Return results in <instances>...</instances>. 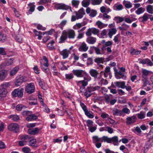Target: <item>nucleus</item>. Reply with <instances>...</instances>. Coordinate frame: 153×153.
<instances>
[{"label": "nucleus", "mask_w": 153, "mask_h": 153, "mask_svg": "<svg viewBox=\"0 0 153 153\" xmlns=\"http://www.w3.org/2000/svg\"><path fill=\"white\" fill-rule=\"evenodd\" d=\"M137 19L135 18L134 19H131L129 18H127L126 17H124V21L127 23L130 24L134 20H136Z\"/></svg>", "instance_id": "nucleus-53"}, {"label": "nucleus", "mask_w": 153, "mask_h": 153, "mask_svg": "<svg viewBox=\"0 0 153 153\" xmlns=\"http://www.w3.org/2000/svg\"><path fill=\"white\" fill-rule=\"evenodd\" d=\"M115 20L117 19L118 20L117 21V23H119L121 22H123L124 20V17H122L120 16L115 17L114 18Z\"/></svg>", "instance_id": "nucleus-56"}, {"label": "nucleus", "mask_w": 153, "mask_h": 153, "mask_svg": "<svg viewBox=\"0 0 153 153\" xmlns=\"http://www.w3.org/2000/svg\"><path fill=\"white\" fill-rule=\"evenodd\" d=\"M90 1L91 4L94 5L100 4L102 0H90Z\"/></svg>", "instance_id": "nucleus-37"}, {"label": "nucleus", "mask_w": 153, "mask_h": 153, "mask_svg": "<svg viewBox=\"0 0 153 153\" xmlns=\"http://www.w3.org/2000/svg\"><path fill=\"white\" fill-rule=\"evenodd\" d=\"M115 85L118 88H120L122 89L125 88V82L124 81L116 82H114Z\"/></svg>", "instance_id": "nucleus-19"}, {"label": "nucleus", "mask_w": 153, "mask_h": 153, "mask_svg": "<svg viewBox=\"0 0 153 153\" xmlns=\"http://www.w3.org/2000/svg\"><path fill=\"white\" fill-rule=\"evenodd\" d=\"M112 45V43L111 42L108 41L106 42L105 44L102 45L103 47H104V49L105 50H106V47H109V46Z\"/></svg>", "instance_id": "nucleus-51"}, {"label": "nucleus", "mask_w": 153, "mask_h": 153, "mask_svg": "<svg viewBox=\"0 0 153 153\" xmlns=\"http://www.w3.org/2000/svg\"><path fill=\"white\" fill-rule=\"evenodd\" d=\"M85 91L84 92V94L86 98L90 97L93 94L91 93V91H90V89L88 87H87Z\"/></svg>", "instance_id": "nucleus-20"}, {"label": "nucleus", "mask_w": 153, "mask_h": 153, "mask_svg": "<svg viewBox=\"0 0 153 153\" xmlns=\"http://www.w3.org/2000/svg\"><path fill=\"white\" fill-rule=\"evenodd\" d=\"M85 114L87 117L90 118H93L94 117L93 113L90 111L88 110L85 113Z\"/></svg>", "instance_id": "nucleus-36"}, {"label": "nucleus", "mask_w": 153, "mask_h": 153, "mask_svg": "<svg viewBox=\"0 0 153 153\" xmlns=\"http://www.w3.org/2000/svg\"><path fill=\"white\" fill-rule=\"evenodd\" d=\"M91 92L98 90L100 88V86H97L95 87L89 86L88 87Z\"/></svg>", "instance_id": "nucleus-52"}, {"label": "nucleus", "mask_w": 153, "mask_h": 153, "mask_svg": "<svg viewBox=\"0 0 153 153\" xmlns=\"http://www.w3.org/2000/svg\"><path fill=\"white\" fill-rule=\"evenodd\" d=\"M117 31V30L115 28H113L110 29H109L108 33L109 37L110 38H111L112 36L116 33Z\"/></svg>", "instance_id": "nucleus-23"}, {"label": "nucleus", "mask_w": 153, "mask_h": 153, "mask_svg": "<svg viewBox=\"0 0 153 153\" xmlns=\"http://www.w3.org/2000/svg\"><path fill=\"white\" fill-rule=\"evenodd\" d=\"M67 22L66 20H64L62 21L60 24L59 25V27L61 28L62 30L63 29V27L66 25Z\"/></svg>", "instance_id": "nucleus-61"}, {"label": "nucleus", "mask_w": 153, "mask_h": 153, "mask_svg": "<svg viewBox=\"0 0 153 153\" xmlns=\"http://www.w3.org/2000/svg\"><path fill=\"white\" fill-rule=\"evenodd\" d=\"M32 113V111H25L22 112V114L23 116H24L28 117Z\"/></svg>", "instance_id": "nucleus-55"}, {"label": "nucleus", "mask_w": 153, "mask_h": 153, "mask_svg": "<svg viewBox=\"0 0 153 153\" xmlns=\"http://www.w3.org/2000/svg\"><path fill=\"white\" fill-rule=\"evenodd\" d=\"M30 138L31 137H30V136L26 135H24L20 137L21 139L22 140L26 141L27 140H28V141L30 140Z\"/></svg>", "instance_id": "nucleus-48"}, {"label": "nucleus", "mask_w": 153, "mask_h": 153, "mask_svg": "<svg viewBox=\"0 0 153 153\" xmlns=\"http://www.w3.org/2000/svg\"><path fill=\"white\" fill-rule=\"evenodd\" d=\"M112 112L114 115L116 116H121L122 114L121 110L117 108L114 109L112 111Z\"/></svg>", "instance_id": "nucleus-29"}, {"label": "nucleus", "mask_w": 153, "mask_h": 153, "mask_svg": "<svg viewBox=\"0 0 153 153\" xmlns=\"http://www.w3.org/2000/svg\"><path fill=\"white\" fill-rule=\"evenodd\" d=\"M35 4L34 2L33 3H30L28 4V5L30 7V9L29 11L30 12V13H29V14H31L32 12H33L35 10V6L34 4Z\"/></svg>", "instance_id": "nucleus-26"}, {"label": "nucleus", "mask_w": 153, "mask_h": 153, "mask_svg": "<svg viewBox=\"0 0 153 153\" xmlns=\"http://www.w3.org/2000/svg\"><path fill=\"white\" fill-rule=\"evenodd\" d=\"M88 47L87 45L84 42H82L79 46L78 50L81 52H86L88 49Z\"/></svg>", "instance_id": "nucleus-12"}, {"label": "nucleus", "mask_w": 153, "mask_h": 153, "mask_svg": "<svg viewBox=\"0 0 153 153\" xmlns=\"http://www.w3.org/2000/svg\"><path fill=\"white\" fill-rule=\"evenodd\" d=\"M39 130L40 129L38 128H34L28 129L27 132L30 134L34 135L38 133Z\"/></svg>", "instance_id": "nucleus-15"}, {"label": "nucleus", "mask_w": 153, "mask_h": 153, "mask_svg": "<svg viewBox=\"0 0 153 153\" xmlns=\"http://www.w3.org/2000/svg\"><path fill=\"white\" fill-rule=\"evenodd\" d=\"M97 39L96 38L92 37H89L87 38L86 42L89 44H93L96 42Z\"/></svg>", "instance_id": "nucleus-18"}, {"label": "nucleus", "mask_w": 153, "mask_h": 153, "mask_svg": "<svg viewBox=\"0 0 153 153\" xmlns=\"http://www.w3.org/2000/svg\"><path fill=\"white\" fill-rule=\"evenodd\" d=\"M38 81V82L39 85L41 86L42 88L43 89H45V87L44 85V83L43 81L40 78L37 79Z\"/></svg>", "instance_id": "nucleus-44"}, {"label": "nucleus", "mask_w": 153, "mask_h": 153, "mask_svg": "<svg viewBox=\"0 0 153 153\" xmlns=\"http://www.w3.org/2000/svg\"><path fill=\"white\" fill-rule=\"evenodd\" d=\"M19 69L18 66H16L13 68V69L11 71L10 73V76H13L15 75L16 73L18 71Z\"/></svg>", "instance_id": "nucleus-32"}, {"label": "nucleus", "mask_w": 153, "mask_h": 153, "mask_svg": "<svg viewBox=\"0 0 153 153\" xmlns=\"http://www.w3.org/2000/svg\"><path fill=\"white\" fill-rule=\"evenodd\" d=\"M90 3V0H83L82 2V6L85 7H87L89 5Z\"/></svg>", "instance_id": "nucleus-41"}, {"label": "nucleus", "mask_w": 153, "mask_h": 153, "mask_svg": "<svg viewBox=\"0 0 153 153\" xmlns=\"http://www.w3.org/2000/svg\"><path fill=\"white\" fill-rule=\"evenodd\" d=\"M141 51H136L134 49H132L130 52V53L132 55H137L139 54Z\"/></svg>", "instance_id": "nucleus-60"}, {"label": "nucleus", "mask_w": 153, "mask_h": 153, "mask_svg": "<svg viewBox=\"0 0 153 153\" xmlns=\"http://www.w3.org/2000/svg\"><path fill=\"white\" fill-rule=\"evenodd\" d=\"M100 32V30L95 28H89L86 32L85 34L87 36H90L93 33L94 35H98Z\"/></svg>", "instance_id": "nucleus-4"}, {"label": "nucleus", "mask_w": 153, "mask_h": 153, "mask_svg": "<svg viewBox=\"0 0 153 153\" xmlns=\"http://www.w3.org/2000/svg\"><path fill=\"white\" fill-rule=\"evenodd\" d=\"M147 13H145L142 17L139 18L138 19L139 21L143 23L147 21L149 18V17H147Z\"/></svg>", "instance_id": "nucleus-21"}, {"label": "nucleus", "mask_w": 153, "mask_h": 153, "mask_svg": "<svg viewBox=\"0 0 153 153\" xmlns=\"http://www.w3.org/2000/svg\"><path fill=\"white\" fill-rule=\"evenodd\" d=\"M147 11L149 13L152 14L153 13V10L151 5H148L146 7Z\"/></svg>", "instance_id": "nucleus-45"}, {"label": "nucleus", "mask_w": 153, "mask_h": 153, "mask_svg": "<svg viewBox=\"0 0 153 153\" xmlns=\"http://www.w3.org/2000/svg\"><path fill=\"white\" fill-rule=\"evenodd\" d=\"M51 0H40L38 2L39 4H45L48 3H51Z\"/></svg>", "instance_id": "nucleus-58"}, {"label": "nucleus", "mask_w": 153, "mask_h": 153, "mask_svg": "<svg viewBox=\"0 0 153 153\" xmlns=\"http://www.w3.org/2000/svg\"><path fill=\"white\" fill-rule=\"evenodd\" d=\"M84 74H85V76L84 77V80H83L87 81V82H88V81L91 80V78L89 75L85 72L84 73Z\"/></svg>", "instance_id": "nucleus-49"}, {"label": "nucleus", "mask_w": 153, "mask_h": 153, "mask_svg": "<svg viewBox=\"0 0 153 153\" xmlns=\"http://www.w3.org/2000/svg\"><path fill=\"white\" fill-rule=\"evenodd\" d=\"M110 138L108 137L107 136H104L102 137L101 142H106L107 143H110Z\"/></svg>", "instance_id": "nucleus-40"}, {"label": "nucleus", "mask_w": 153, "mask_h": 153, "mask_svg": "<svg viewBox=\"0 0 153 153\" xmlns=\"http://www.w3.org/2000/svg\"><path fill=\"white\" fill-rule=\"evenodd\" d=\"M10 84L9 82H6L3 83V84H1V88L3 89H6L7 88L9 87L10 86Z\"/></svg>", "instance_id": "nucleus-46"}, {"label": "nucleus", "mask_w": 153, "mask_h": 153, "mask_svg": "<svg viewBox=\"0 0 153 153\" xmlns=\"http://www.w3.org/2000/svg\"><path fill=\"white\" fill-rule=\"evenodd\" d=\"M16 109L18 111H20L23 108H26V107L25 106L23 105H22L19 104L18 105L16 106Z\"/></svg>", "instance_id": "nucleus-57"}, {"label": "nucleus", "mask_w": 153, "mask_h": 153, "mask_svg": "<svg viewBox=\"0 0 153 153\" xmlns=\"http://www.w3.org/2000/svg\"><path fill=\"white\" fill-rule=\"evenodd\" d=\"M37 118V116L35 114H31L28 117L26 118V119L28 121H32L36 120Z\"/></svg>", "instance_id": "nucleus-28"}, {"label": "nucleus", "mask_w": 153, "mask_h": 153, "mask_svg": "<svg viewBox=\"0 0 153 153\" xmlns=\"http://www.w3.org/2000/svg\"><path fill=\"white\" fill-rule=\"evenodd\" d=\"M9 130L16 133L19 131V127L18 124L16 123H12L8 126Z\"/></svg>", "instance_id": "nucleus-3"}, {"label": "nucleus", "mask_w": 153, "mask_h": 153, "mask_svg": "<svg viewBox=\"0 0 153 153\" xmlns=\"http://www.w3.org/2000/svg\"><path fill=\"white\" fill-rule=\"evenodd\" d=\"M91 48H92L95 51L97 55L103 54L105 53V50L104 49V47L102 46L101 49L98 46L97 47L93 46L91 47Z\"/></svg>", "instance_id": "nucleus-5"}, {"label": "nucleus", "mask_w": 153, "mask_h": 153, "mask_svg": "<svg viewBox=\"0 0 153 153\" xmlns=\"http://www.w3.org/2000/svg\"><path fill=\"white\" fill-rule=\"evenodd\" d=\"M123 3V5L126 8L129 9L132 7V4L129 1H124Z\"/></svg>", "instance_id": "nucleus-34"}, {"label": "nucleus", "mask_w": 153, "mask_h": 153, "mask_svg": "<svg viewBox=\"0 0 153 153\" xmlns=\"http://www.w3.org/2000/svg\"><path fill=\"white\" fill-rule=\"evenodd\" d=\"M145 10V9L144 8L140 7L137 9L135 12V13L137 15H140L144 13Z\"/></svg>", "instance_id": "nucleus-38"}, {"label": "nucleus", "mask_w": 153, "mask_h": 153, "mask_svg": "<svg viewBox=\"0 0 153 153\" xmlns=\"http://www.w3.org/2000/svg\"><path fill=\"white\" fill-rule=\"evenodd\" d=\"M67 38V36L63 30L62 33V35L60 37L59 41V43H63L65 42V40Z\"/></svg>", "instance_id": "nucleus-16"}, {"label": "nucleus", "mask_w": 153, "mask_h": 153, "mask_svg": "<svg viewBox=\"0 0 153 153\" xmlns=\"http://www.w3.org/2000/svg\"><path fill=\"white\" fill-rule=\"evenodd\" d=\"M7 93L6 89H4L2 88H0V96L1 97H6Z\"/></svg>", "instance_id": "nucleus-22"}, {"label": "nucleus", "mask_w": 153, "mask_h": 153, "mask_svg": "<svg viewBox=\"0 0 153 153\" xmlns=\"http://www.w3.org/2000/svg\"><path fill=\"white\" fill-rule=\"evenodd\" d=\"M69 52V50L65 49L60 51L59 53L62 56L63 58L65 59L68 57Z\"/></svg>", "instance_id": "nucleus-13"}, {"label": "nucleus", "mask_w": 153, "mask_h": 153, "mask_svg": "<svg viewBox=\"0 0 153 153\" xmlns=\"http://www.w3.org/2000/svg\"><path fill=\"white\" fill-rule=\"evenodd\" d=\"M66 6L67 5L63 3L57 4L55 5V7L57 10L61 9L65 10L67 9Z\"/></svg>", "instance_id": "nucleus-14"}, {"label": "nucleus", "mask_w": 153, "mask_h": 153, "mask_svg": "<svg viewBox=\"0 0 153 153\" xmlns=\"http://www.w3.org/2000/svg\"><path fill=\"white\" fill-rule=\"evenodd\" d=\"M93 64V61L92 58L89 57L88 58L87 62V65H92Z\"/></svg>", "instance_id": "nucleus-59"}, {"label": "nucleus", "mask_w": 153, "mask_h": 153, "mask_svg": "<svg viewBox=\"0 0 153 153\" xmlns=\"http://www.w3.org/2000/svg\"><path fill=\"white\" fill-rule=\"evenodd\" d=\"M113 9L114 10H120L123 9V7L121 4H115L113 6Z\"/></svg>", "instance_id": "nucleus-30"}, {"label": "nucleus", "mask_w": 153, "mask_h": 153, "mask_svg": "<svg viewBox=\"0 0 153 153\" xmlns=\"http://www.w3.org/2000/svg\"><path fill=\"white\" fill-rule=\"evenodd\" d=\"M93 141L94 143H96L98 142H101L102 138H99L97 136H94L93 137Z\"/></svg>", "instance_id": "nucleus-43"}, {"label": "nucleus", "mask_w": 153, "mask_h": 153, "mask_svg": "<svg viewBox=\"0 0 153 153\" xmlns=\"http://www.w3.org/2000/svg\"><path fill=\"white\" fill-rule=\"evenodd\" d=\"M136 117L134 115L127 117L126 119V123L127 125H129L134 123L137 120Z\"/></svg>", "instance_id": "nucleus-6"}, {"label": "nucleus", "mask_w": 153, "mask_h": 153, "mask_svg": "<svg viewBox=\"0 0 153 153\" xmlns=\"http://www.w3.org/2000/svg\"><path fill=\"white\" fill-rule=\"evenodd\" d=\"M152 72L150 71L147 70L146 69H144L142 71V77L143 78L144 76H147L149 75L152 74Z\"/></svg>", "instance_id": "nucleus-33"}, {"label": "nucleus", "mask_w": 153, "mask_h": 153, "mask_svg": "<svg viewBox=\"0 0 153 153\" xmlns=\"http://www.w3.org/2000/svg\"><path fill=\"white\" fill-rule=\"evenodd\" d=\"M41 67L42 69L46 73L48 72L49 69L48 68V67H46L45 66V64H42L41 65Z\"/></svg>", "instance_id": "nucleus-50"}, {"label": "nucleus", "mask_w": 153, "mask_h": 153, "mask_svg": "<svg viewBox=\"0 0 153 153\" xmlns=\"http://www.w3.org/2000/svg\"><path fill=\"white\" fill-rule=\"evenodd\" d=\"M110 143H112L114 146L118 145V138L117 136H115L110 138Z\"/></svg>", "instance_id": "nucleus-17"}, {"label": "nucleus", "mask_w": 153, "mask_h": 153, "mask_svg": "<svg viewBox=\"0 0 153 153\" xmlns=\"http://www.w3.org/2000/svg\"><path fill=\"white\" fill-rule=\"evenodd\" d=\"M23 82V78L22 77H19L16 79L15 85L16 86H19Z\"/></svg>", "instance_id": "nucleus-25"}, {"label": "nucleus", "mask_w": 153, "mask_h": 153, "mask_svg": "<svg viewBox=\"0 0 153 153\" xmlns=\"http://www.w3.org/2000/svg\"><path fill=\"white\" fill-rule=\"evenodd\" d=\"M29 141L30 146L34 147H36L37 146L36 145V140L35 139H34L31 137Z\"/></svg>", "instance_id": "nucleus-24"}, {"label": "nucleus", "mask_w": 153, "mask_h": 153, "mask_svg": "<svg viewBox=\"0 0 153 153\" xmlns=\"http://www.w3.org/2000/svg\"><path fill=\"white\" fill-rule=\"evenodd\" d=\"M10 117L15 121H17L19 119V117L17 115H11L10 116Z\"/></svg>", "instance_id": "nucleus-47"}, {"label": "nucleus", "mask_w": 153, "mask_h": 153, "mask_svg": "<svg viewBox=\"0 0 153 153\" xmlns=\"http://www.w3.org/2000/svg\"><path fill=\"white\" fill-rule=\"evenodd\" d=\"M96 25H97L98 27L100 29H102L104 27H106L108 25L103 23L100 21H98L96 23Z\"/></svg>", "instance_id": "nucleus-31"}, {"label": "nucleus", "mask_w": 153, "mask_h": 153, "mask_svg": "<svg viewBox=\"0 0 153 153\" xmlns=\"http://www.w3.org/2000/svg\"><path fill=\"white\" fill-rule=\"evenodd\" d=\"M7 71L5 70H2L0 71V81H3L7 77Z\"/></svg>", "instance_id": "nucleus-11"}, {"label": "nucleus", "mask_w": 153, "mask_h": 153, "mask_svg": "<svg viewBox=\"0 0 153 153\" xmlns=\"http://www.w3.org/2000/svg\"><path fill=\"white\" fill-rule=\"evenodd\" d=\"M129 27V25H127L124 23H123L122 24L121 26L119 27V28L120 30H121L122 31L123 30H127L128 28Z\"/></svg>", "instance_id": "nucleus-27"}, {"label": "nucleus", "mask_w": 153, "mask_h": 153, "mask_svg": "<svg viewBox=\"0 0 153 153\" xmlns=\"http://www.w3.org/2000/svg\"><path fill=\"white\" fill-rule=\"evenodd\" d=\"M22 151L24 153H30V149L29 147H25L22 149Z\"/></svg>", "instance_id": "nucleus-62"}, {"label": "nucleus", "mask_w": 153, "mask_h": 153, "mask_svg": "<svg viewBox=\"0 0 153 153\" xmlns=\"http://www.w3.org/2000/svg\"><path fill=\"white\" fill-rule=\"evenodd\" d=\"M65 76L66 79H71L74 77L72 73L66 74Z\"/></svg>", "instance_id": "nucleus-64"}, {"label": "nucleus", "mask_w": 153, "mask_h": 153, "mask_svg": "<svg viewBox=\"0 0 153 153\" xmlns=\"http://www.w3.org/2000/svg\"><path fill=\"white\" fill-rule=\"evenodd\" d=\"M103 71H101L100 74L98 73V71L96 70L91 69L89 71V73L91 76L94 77L96 80H100L102 77V73Z\"/></svg>", "instance_id": "nucleus-1"}, {"label": "nucleus", "mask_w": 153, "mask_h": 153, "mask_svg": "<svg viewBox=\"0 0 153 153\" xmlns=\"http://www.w3.org/2000/svg\"><path fill=\"white\" fill-rule=\"evenodd\" d=\"M35 88L34 85L30 83L27 86L25 91L27 93L31 94L34 91Z\"/></svg>", "instance_id": "nucleus-8"}, {"label": "nucleus", "mask_w": 153, "mask_h": 153, "mask_svg": "<svg viewBox=\"0 0 153 153\" xmlns=\"http://www.w3.org/2000/svg\"><path fill=\"white\" fill-rule=\"evenodd\" d=\"M73 72L74 74L78 77H82L84 76V72L82 70H73Z\"/></svg>", "instance_id": "nucleus-9"}, {"label": "nucleus", "mask_w": 153, "mask_h": 153, "mask_svg": "<svg viewBox=\"0 0 153 153\" xmlns=\"http://www.w3.org/2000/svg\"><path fill=\"white\" fill-rule=\"evenodd\" d=\"M71 3L73 7L77 8L80 3V1L78 0H72Z\"/></svg>", "instance_id": "nucleus-35"}, {"label": "nucleus", "mask_w": 153, "mask_h": 153, "mask_svg": "<svg viewBox=\"0 0 153 153\" xmlns=\"http://www.w3.org/2000/svg\"><path fill=\"white\" fill-rule=\"evenodd\" d=\"M24 91V89L22 88L15 89L12 92V95L13 97L21 98L23 96Z\"/></svg>", "instance_id": "nucleus-2"}, {"label": "nucleus", "mask_w": 153, "mask_h": 153, "mask_svg": "<svg viewBox=\"0 0 153 153\" xmlns=\"http://www.w3.org/2000/svg\"><path fill=\"white\" fill-rule=\"evenodd\" d=\"M104 98L105 102L108 104L111 101L110 100L112 99L110 96L108 95H105L104 97Z\"/></svg>", "instance_id": "nucleus-54"}, {"label": "nucleus", "mask_w": 153, "mask_h": 153, "mask_svg": "<svg viewBox=\"0 0 153 153\" xmlns=\"http://www.w3.org/2000/svg\"><path fill=\"white\" fill-rule=\"evenodd\" d=\"M97 14V12L96 10H92L89 16L91 17H93L95 16Z\"/></svg>", "instance_id": "nucleus-63"}, {"label": "nucleus", "mask_w": 153, "mask_h": 153, "mask_svg": "<svg viewBox=\"0 0 153 153\" xmlns=\"http://www.w3.org/2000/svg\"><path fill=\"white\" fill-rule=\"evenodd\" d=\"M104 58L103 57H98L94 59V62L97 64L103 63L104 62Z\"/></svg>", "instance_id": "nucleus-42"}, {"label": "nucleus", "mask_w": 153, "mask_h": 153, "mask_svg": "<svg viewBox=\"0 0 153 153\" xmlns=\"http://www.w3.org/2000/svg\"><path fill=\"white\" fill-rule=\"evenodd\" d=\"M136 115L139 119H142L145 118L146 114L145 112L141 111L140 113L137 114Z\"/></svg>", "instance_id": "nucleus-39"}, {"label": "nucleus", "mask_w": 153, "mask_h": 153, "mask_svg": "<svg viewBox=\"0 0 153 153\" xmlns=\"http://www.w3.org/2000/svg\"><path fill=\"white\" fill-rule=\"evenodd\" d=\"M104 76L105 77L107 78L108 76H109L110 79L111 78L112 76L110 71V68L109 66H107L105 68L104 71H103Z\"/></svg>", "instance_id": "nucleus-10"}, {"label": "nucleus", "mask_w": 153, "mask_h": 153, "mask_svg": "<svg viewBox=\"0 0 153 153\" xmlns=\"http://www.w3.org/2000/svg\"><path fill=\"white\" fill-rule=\"evenodd\" d=\"M67 38L70 39H73L74 38L75 33L74 31L73 30H64Z\"/></svg>", "instance_id": "nucleus-7"}]
</instances>
